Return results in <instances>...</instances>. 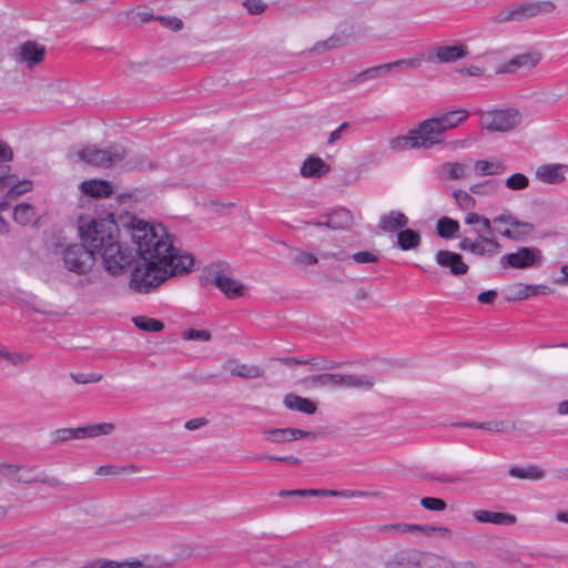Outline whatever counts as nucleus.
Segmentation results:
<instances>
[{"mask_svg": "<svg viewBox=\"0 0 568 568\" xmlns=\"http://www.w3.org/2000/svg\"><path fill=\"white\" fill-rule=\"evenodd\" d=\"M129 232L140 263L131 273L130 287L149 293L169 277L189 273L194 264L191 254H180L162 224L151 225L132 219Z\"/></svg>", "mask_w": 568, "mask_h": 568, "instance_id": "nucleus-1", "label": "nucleus"}, {"mask_svg": "<svg viewBox=\"0 0 568 568\" xmlns=\"http://www.w3.org/2000/svg\"><path fill=\"white\" fill-rule=\"evenodd\" d=\"M79 232L87 250L92 251V257L99 255L102 258L108 273L119 275L133 262L132 252L123 247L119 240L120 230L114 220H92L81 225Z\"/></svg>", "mask_w": 568, "mask_h": 568, "instance_id": "nucleus-2", "label": "nucleus"}, {"mask_svg": "<svg viewBox=\"0 0 568 568\" xmlns=\"http://www.w3.org/2000/svg\"><path fill=\"white\" fill-rule=\"evenodd\" d=\"M469 116L465 109L437 113L422 121L406 135L397 136L392 141V146L399 150L432 149L445 142L444 134L459 126Z\"/></svg>", "mask_w": 568, "mask_h": 568, "instance_id": "nucleus-3", "label": "nucleus"}, {"mask_svg": "<svg viewBox=\"0 0 568 568\" xmlns=\"http://www.w3.org/2000/svg\"><path fill=\"white\" fill-rule=\"evenodd\" d=\"M0 476L14 484L32 485L41 483L55 488L62 485L57 477L47 476L43 471H37L34 466L0 463Z\"/></svg>", "mask_w": 568, "mask_h": 568, "instance_id": "nucleus-4", "label": "nucleus"}, {"mask_svg": "<svg viewBox=\"0 0 568 568\" xmlns=\"http://www.w3.org/2000/svg\"><path fill=\"white\" fill-rule=\"evenodd\" d=\"M555 8L556 6L551 1L521 3L497 11L490 20L496 24L521 21L539 14L551 13Z\"/></svg>", "mask_w": 568, "mask_h": 568, "instance_id": "nucleus-5", "label": "nucleus"}, {"mask_svg": "<svg viewBox=\"0 0 568 568\" xmlns=\"http://www.w3.org/2000/svg\"><path fill=\"white\" fill-rule=\"evenodd\" d=\"M79 161L84 162L88 165L108 169L126 158V151L118 145H111L106 149H100L97 145H88L75 152Z\"/></svg>", "mask_w": 568, "mask_h": 568, "instance_id": "nucleus-6", "label": "nucleus"}, {"mask_svg": "<svg viewBox=\"0 0 568 568\" xmlns=\"http://www.w3.org/2000/svg\"><path fill=\"white\" fill-rule=\"evenodd\" d=\"M54 253L62 256L68 271L77 274L88 273L94 264L92 251H88L83 243L68 245L58 243L55 244Z\"/></svg>", "mask_w": 568, "mask_h": 568, "instance_id": "nucleus-7", "label": "nucleus"}, {"mask_svg": "<svg viewBox=\"0 0 568 568\" xmlns=\"http://www.w3.org/2000/svg\"><path fill=\"white\" fill-rule=\"evenodd\" d=\"M480 126L490 132H507L521 122V113L518 109L508 108L500 110L477 111Z\"/></svg>", "mask_w": 568, "mask_h": 568, "instance_id": "nucleus-8", "label": "nucleus"}, {"mask_svg": "<svg viewBox=\"0 0 568 568\" xmlns=\"http://www.w3.org/2000/svg\"><path fill=\"white\" fill-rule=\"evenodd\" d=\"M204 280L216 286L226 297L236 298L244 296L246 287L234 280L231 272L221 265H210L204 270Z\"/></svg>", "mask_w": 568, "mask_h": 568, "instance_id": "nucleus-9", "label": "nucleus"}, {"mask_svg": "<svg viewBox=\"0 0 568 568\" xmlns=\"http://www.w3.org/2000/svg\"><path fill=\"white\" fill-rule=\"evenodd\" d=\"M114 425L111 423H101L77 428H59L50 434L51 444L59 445L73 439L93 438L100 435H108L112 433Z\"/></svg>", "mask_w": 568, "mask_h": 568, "instance_id": "nucleus-10", "label": "nucleus"}, {"mask_svg": "<svg viewBox=\"0 0 568 568\" xmlns=\"http://www.w3.org/2000/svg\"><path fill=\"white\" fill-rule=\"evenodd\" d=\"M544 262V256L538 247L524 246L517 252L505 254L500 257L503 267L529 268L538 267Z\"/></svg>", "mask_w": 568, "mask_h": 568, "instance_id": "nucleus-11", "label": "nucleus"}, {"mask_svg": "<svg viewBox=\"0 0 568 568\" xmlns=\"http://www.w3.org/2000/svg\"><path fill=\"white\" fill-rule=\"evenodd\" d=\"M469 55L468 47L462 42L432 47L426 60L430 63H454Z\"/></svg>", "mask_w": 568, "mask_h": 568, "instance_id": "nucleus-12", "label": "nucleus"}, {"mask_svg": "<svg viewBox=\"0 0 568 568\" xmlns=\"http://www.w3.org/2000/svg\"><path fill=\"white\" fill-rule=\"evenodd\" d=\"M47 49L43 44L28 40L14 49L12 58L19 64H24L28 69H33L43 62Z\"/></svg>", "mask_w": 568, "mask_h": 568, "instance_id": "nucleus-13", "label": "nucleus"}, {"mask_svg": "<svg viewBox=\"0 0 568 568\" xmlns=\"http://www.w3.org/2000/svg\"><path fill=\"white\" fill-rule=\"evenodd\" d=\"M458 247L478 256H490L498 253L501 245L494 236L478 235L475 240L463 237Z\"/></svg>", "mask_w": 568, "mask_h": 568, "instance_id": "nucleus-14", "label": "nucleus"}, {"mask_svg": "<svg viewBox=\"0 0 568 568\" xmlns=\"http://www.w3.org/2000/svg\"><path fill=\"white\" fill-rule=\"evenodd\" d=\"M419 65H420L419 59H402V60H397L394 62L372 67V68H368V69L357 73L355 77L349 79L348 84H357V83H364L368 80H376L384 72L390 71L394 68H398V67L417 68Z\"/></svg>", "mask_w": 568, "mask_h": 568, "instance_id": "nucleus-15", "label": "nucleus"}, {"mask_svg": "<svg viewBox=\"0 0 568 568\" xmlns=\"http://www.w3.org/2000/svg\"><path fill=\"white\" fill-rule=\"evenodd\" d=\"M165 564L158 559H134L124 561L103 560L99 559L90 562L83 568H163Z\"/></svg>", "mask_w": 568, "mask_h": 568, "instance_id": "nucleus-16", "label": "nucleus"}, {"mask_svg": "<svg viewBox=\"0 0 568 568\" xmlns=\"http://www.w3.org/2000/svg\"><path fill=\"white\" fill-rule=\"evenodd\" d=\"M568 166L562 163L542 164L536 169V179L546 184H560L566 180Z\"/></svg>", "mask_w": 568, "mask_h": 568, "instance_id": "nucleus-17", "label": "nucleus"}, {"mask_svg": "<svg viewBox=\"0 0 568 568\" xmlns=\"http://www.w3.org/2000/svg\"><path fill=\"white\" fill-rule=\"evenodd\" d=\"M344 496V497H377V491H363V490H317V489H297V490H282L280 496Z\"/></svg>", "mask_w": 568, "mask_h": 568, "instance_id": "nucleus-18", "label": "nucleus"}, {"mask_svg": "<svg viewBox=\"0 0 568 568\" xmlns=\"http://www.w3.org/2000/svg\"><path fill=\"white\" fill-rule=\"evenodd\" d=\"M436 262L445 268H448L455 276L464 275L468 272V265L464 263L463 256L458 253L440 250L436 254Z\"/></svg>", "mask_w": 568, "mask_h": 568, "instance_id": "nucleus-19", "label": "nucleus"}, {"mask_svg": "<svg viewBox=\"0 0 568 568\" xmlns=\"http://www.w3.org/2000/svg\"><path fill=\"white\" fill-rule=\"evenodd\" d=\"M540 61V54L537 52H528L515 55L508 62L504 63L497 70V73H515L519 69H532Z\"/></svg>", "mask_w": 568, "mask_h": 568, "instance_id": "nucleus-20", "label": "nucleus"}, {"mask_svg": "<svg viewBox=\"0 0 568 568\" xmlns=\"http://www.w3.org/2000/svg\"><path fill=\"white\" fill-rule=\"evenodd\" d=\"M552 290L547 285L517 284L507 288L508 301H523L530 296L548 295Z\"/></svg>", "mask_w": 568, "mask_h": 568, "instance_id": "nucleus-21", "label": "nucleus"}, {"mask_svg": "<svg viewBox=\"0 0 568 568\" xmlns=\"http://www.w3.org/2000/svg\"><path fill=\"white\" fill-rule=\"evenodd\" d=\"M80 190L83 194L94 199H105L114 193L111 182L99 179L83 181L80 184Z\"/></svg>", "mask_w": 568, "mask_h": 568, "instance_id": "nucleus-22", "label": "nucleus"}, {"mask_svg": "<svg viewBox=\"0 0 568 568\" xmlns=\"http://www.w3.org/2000/svg\"><path fill=\"white\" fill-rule=\"evenodd\" d=\"M408 224V217L400 211H390L383 214L378 221V227L385 233L399 232Z\"/></svg>", "mask_w": 568, "mask_h": 568, "instance_id": "nucleus-23", "label": "nucleus"}, {"mask_svg": "<svg viewBox=\"0 0 568 568\" xmlns=\"http://www.w3.org/2000/svg\"><path fill=\"white\" fill-rule=\"evenodd\" d=\"M329 172V165L318 156L308 155L302 163L300 173L304 179L322 178Z\"/></svg>", "mask_w": 568, "mask_h": 568, "instance_id": "nucleus-24", "label": "nucleus"}, {"mask_svg": "<svg viewBox=\"0 0 568 568\" xmlns=\"http://www.w3.org/2000/svg\"><path fill=\"white\" fill-rule=\"evenodd\" d=\"M473 517L479 523L506 526L514 525L517 520L514 515L489 510H475Z\"/></svg>", "mask_w": 568, "mask_h": 568, "instance_id": "nucleus-25", "label": "nucleus"}, {"mask_svg": "<svg viewBox=\"0 0 568 568\" xmlns=\"http://www.w3.org/2000/svg\"><path fill=\"white\" fill-rule=\"evenodd\" d=\"M535 231V225L530 222L516 220L514 226L500 231V235L517 242L527 240Z\"/></svg>", "mask_w": 568, "mask_h": 568, "instance_id": "nucleus-26", "label": "nucleus"}, {"mask_svg": "<svg viewBox=\"0 0 568 568\" xmlns=\"http://www.w3.org/2000/svg\"><path fill=\"white\" fill-rule=\"evenodd\" d=\"M353 224V215L349 210L341 207L325 215V226L331 230L347 229Z\"/></svg>", "mask_w": 568, "mask_h": 568, "instance_id": "nucleus-27", "label": "nucleus"}, {"mask_svg": "<svg viewBox=\"0 0 568 568\" xmlns=\"http://www.w3.org/2000/svg\"><path fill=\"white\" fill-rule=\"evenodd\" d=\"M465 224L474 225L473 231L478 235L487 233V236H494L493 222L486 216H483L476 212H468L465 216Z\"/></svg>", "mask_w": 568, "mask_h": 568, "instance_id": "nucleus-28", "label": "nucleus"}, {"mask_svg": "<svg viewBox=\"0 0 568 568\" xmlns=\"http://www.w3.org/2000/svg\"><path fill=\"white\" fill-rule=\"evenodd\" d=\"M374 385L375 378L372 375L342 374V388H359L368 390L372 389Z\"/></svg>", "mask_w": 568, "mask_h": 568, "instance_id": "nucleus-29", "label": "nucleus"}, {"mask_svg": "<svg viewBox=\"0 0 568 568\" xmlns=\"http://www.w3.org/2000/svg\"><path fill=\"white\" fill-rule=\"evenodd\" d=\"M303 383L308 386L342 387V374L324 373L305 377Z\"/></svg>", "mask_w": 568, "mask_h": 568, "instance_id": "nucleus-30", "label": "nucleus"}, {"mask_svg": "<svg viewBox=\"0 0 568 568\" xmlns=\"http://www.w3.org/2000/svg\"><path fill=\"white\" fill-rule=\"evenodd\" d=\"M420 234L415 230L404 227L397 233L396 245L403 251L415 250L420 244Z\"/></svg>", "mask_w": 568, "mask_h": 568, "instance_id": "nucleus-31", "label": "nucleus"}, {"mask_svg": "<svg viewBox=\"0 0 568 568\" xmlns=\"http://www.w3.org/2000/svg\"><path fill=\"white\" fill-rule=\"evenodd\" d=\"M284 405L293 410L302 412L312 415L316 412V405L308 398L297 396L295 394H287L284 398Z\"/></svg>", "mask_w": 568, "mask_h": 568, "instance_id": "nucleus-32", "label": "nucleus"}, {"mask_svg": "<svg viewBox=\"0 0 568 568\" xmlns=\"http://www.w3.org/2000/svg\"><path fill=\"white\" fill-rule=\"evenodd\" d=\"M474 168L479 176L499 175L507 170L503 162H490L487 160L476 161Z\"/></svg>", "mask_w": 568, "mask_h": 568, "instance_id": "nucleus-33", "label": "nucleus"}, {"mask_svg": "<svg viewBox=\"0 0 568 568\" xmlns=\"http://www.w3.org/2000/svg\"><path fill=\"white\" fill-rule=\"evenodd\" d=\"M509 475L519 479L539 480L545 477L544 470L537 466L518 467L513 466L509 468Z\"/></svg>", "mask_w": 568, "mask_h": 568, "instance_id": "nucleus-34", "label": "nucleus"}, {"mask_svg": "<svg viewBox=\"0 0 568 568\" xmlns=\"http://www.w3.org/2000/svg\"><path fill=\"white\" fill-rule=\"evenodd\" d=\"M437 233L443 239H452L456 235L459 230V223L456 220L444 216L437 221L436 224Z\"/></svg>", "mask_w": 568, "mask_h": 568, "instance_id": "nucleus-35", "label": "nucleus"}, {"mask_svg": "<svg viewBox=\"0 0 568 568\" xmlns=\"http://www.w3.org/2000/svg\"><path fill=\"white\" fill-rule=\"evenodd\" d=\"M499 182L496 180H485L483 182L473 184L469 187L470 193L481 196H490L499 190Z\"/></svg>", "mask_w": 568, "mask_h": 568, "instance_id": "nucleus-36", "label": "nucleus"}, {"mask_svg": "<svg viewBox=\"0 0 568 568\" xmlns=\"http://www.w3.org/2000/svg\"><path fill=\"white\" fill-rule=\"evenodd\" d=\"M36 215L33 206L28 203H20L16 205L13 211V219L21 225L29 224Z\"/></svg>", "mask_w": 568, "mask_h": 568, "instance_id": "nucleus-37", "label": "nucleus"}, {"mask_svg": "<svg viewBox=\"0 0 568 568\" xmlns=\"http://www.w3.org/2000/svg\"><path fill=\"white\" fill-rule=\"evenodd\" d=\"M231 374L244 378H257L263 376L264 371L256 365L237 364L231 369Z\"/></svg>", "mask_w": 568, "mask_h": 568, "instance_id": "nucleus-38", "label": "nucleus"}, {"mask_svg": "<svg viewBox=\"0 0 568 568\" xmlns=\"http://www.w3.org/2000/svg\"><path fill=\"white\" fill-rule=\"evenodd\" d=\"M442 169L447 173L452 180H463L468 176V166L459 162H447L443 164Z\"/></svg>", "mask_w": 568, "mask_h": 568, "instance_id": "nucleus-39", "label": "nucleus"}, {"mask_svg": "<svg viewBox=\"0 0 568 568\" xmlns=\"http://www.w3.org/2000/svg\"><path fill=\"white\" fill-rule=\"evenodd\" d=\"M265 438L273 443H286L293 440L292 428H274L263 432Z\"/></svg>", "mask_w": 568, "mask_h": 568, "instance_id": "nucleus-40", "label": "nucleus"}, {"mask_svg": "<svg viewBox=\"0 0 568 568\" xmlns=\"http://www.w3.org/2000/svg\"><path fill=\"white\" fill-rule=\"evenodd\" d=\"M135 326L145 332H161L164 328L163 322L156 318L138 316L133 318Z\"/></svg>", "mask_w": 568, "mask_h": 568, "instance_id": "nucleus-41", "label": "nucleus"}, {"mask_svg": "<svg viewBox=\"0 0 568 568\" xmlns=\"http://www.w3.org/2000/svg\"><path fill=\"white\" fill-rule=\"evenodd\" d=\"M291 258L292 263L298 266L315 265L318 262L317 257L314 254L307 253L300 248H295L292 252Z\"/></svg>", "mask_w": 568, "mask_h": 568, "instance_id": "nucleus-42", "label": "nucleus"}, {"mask_svg": "<svg viewBox=\"0 0 568 568\" xmlns=\"http://www.w3.org/2000/svg\"><path fill=\"white\" fill-rule=\"evenodd\" d=\"M505 185L511 191H523L529 186V179L523 173H514L505 180Z\"/></svg>", "mask_w": 568, "mask_h": 568, "instance_id": "nucleus-43", "label": "nucleus"}, {"mask_svg": "<svg viewBox=\"0 0 568 568\" xmlns=\"http://www.w3.org/2000/svg\"><path fill=\"white\" fill-rule=\"evenodd\" d=\"M456 204L464 211L473 210L476 206L475 199L463 190H455L453 192Z\"/></svg>", "mask_w": 568, "mask_h": 568, "instance_id": "nucleus-44", "label": "nucleus"}, {"mask_svg": "<svg viewBox=\"0 0 568 568\" xmlns=\"http://www.w3.org/2000/svg\"><path fill=\"white\" fill-rule=\"evenodd\" d=\"M420 505L425 509L433 511H443L447 508V504L444 499L435 497H423L420 499Z\"/></svg>", "mask_w": 568, "mask_h": 568, "instance_id": "nucleus-45", "label": "nucleus"}, {"mask_svg": "<svg viewBox=\"0 0 568 568\" xmlns=\"http://www.w3.org/2000/svg\"><path fill=\"white\" fill-rule=\"evenodd\" d=\"M32 189V182L23 180L19 183L12 184L8 191V196L16 197L29 192Z\"/></svg>", "mask_w": 568, "mask_h": 568, "instance_id": "nucleus-46", "label": "nucleus"}, {"mask_svg": "<svg viewBox=\"0 0 568 568\" xmlns=\"http://www.w3.org/2000/svg\"><path fill=\"white\" fill-rule=\"evenodd\" d=\"M243 6L250 14H261L267 8L266 3L262 0H245Z\"/></svg>", "mask_w": 568, "mask_h": 568, "instance_id": "nucleus-47", "label": "nucleus"}, {"mask_svg": "<svg viewBox=\"0 0 568 568\" xmlns=\"http://www.w3.org/2000/svg\"><path fill=\"white\" fill-rule=\"evenodd\" d=\"M183 336L185 339H199L203 342H207L211 339V333L205 329L190 328L184 333Z\"/></svg>", "mask_w": 568, "mask_h": 568, "instance_id": "nucleus-48", "label": "nucleus"}, {"mask_svg": "<svg viewBox=\"0 0 568 568\" xmlns=\"http://www.w3.org/2000/svg\"><path fill=\"white\" fill-rule=\"evenodd\" d=\"M306 364L318 367L320 369H333L337 366V364L333 361H328L324 357H313L310 359H305Z\"/></svg>", "mask_w": 568, "mask_h": 568, "instance_id": "nucleus-49", "label": "nucleus"}, {"mask_svg": "<svg viewBox=\"0 0 568 568\" xmlns=\"http://www.w3.org/2000/svg\"><path fill=\"white\" fill-rule=\"evenodd\" d=\"M352 258L358 264L376 263L378 261L377 256L368 251L357 252L352 255Z\"/></svg>", "mask_w": 568, "mask_h": 568, "instance_id": "nucleus-50", "label": "nucleus"}, {"mask_svg": "<svg viewBox=\"0 0 568 568\" xmlns=\"http://www.w3.org/2000/svg\"><path fill=\"white\" fill-rule=\"evenodd\" d=\"M156 19L161 22L163 27L175 31L182 29L183 27V22L175 17H158Z\"/></svg>", "mask_w": 568, "mask_h": 568, "instance_id": "nucleus-51", "label": "nucleus"}, {"mask_svg": "<svg viewBox=\"0 0 568 568\" xmlns=\"http://www.w3.org/2000/svg\"><path fill=\"white\" fill-rule=\"evenodd\" d=\"M124 468L114 465H103L97 468L95 474L99 476L120 475Z\"/></svg>", "mask_w": 568, "mask_h": 568, "instance_id": "nucleus-52", "label": "nucleus"}, {"mask_svg": "<svg viewBox=\"0 0 568 568\" xmlns=\"http://www.w3.org/2000/svg\"><path fill=\"white\" fill-rule=\"evenodd\" d=\"M517 217L513 215L511 213H501L497 216H495L491 222L494 224H505L509 227L514 226Z\"/></svg>", "mask_w": 568, "mask_h": 568, "instance_id": "nucleus-53", "label": "nucleus"}, {"mask_svg": "<svg viewBox=\"0 0 568 568\" xmlns=\"http://www.w3.org/2000/svg\"><path fill=\"white\" fill-rule=\"evenodd\" d=\"M0 162V189L10 185L12 176L10 175V166Z\"/></svg>", "mask_w": 568, "mask_h": 568, "instance_id": "nucleus-54", "label": "nucleus"}, {"mask_svg": "<svg viewBox=\"0 0 568 568\" xmlns=\"http://www.w3.org/2000/svg\"><path fill=\"white\" fill-rule=\"evenodd\" d=\"M12 159L13 151L11 146L7 142L0 140V162H10Z\"/></svg>", "mask_w": 568, "mask_h": 568, "instance_id": "nucleus-55", "label": "nucleus"}, {"mask_svg": "<svg viewBox=\"0 0 568 568\" xmlns=\"http://www.w3.org/2000/svg\"><path fill=\"white\" fill-rule=\"evenodd\" d=\"M505 425V422H486L480 424L479 429H485L489 432H504Z\"/></svg>", "mask_w": 568, "mask_h": 568, "instance_id": "nucleus-56", "label": "nucleus"}, {"mask_svg": "<svg viewBox=\"0 0 568 568\" xmlns=\"http://www.w3.org/2000/svg\"><path fill=\"white\" fill-rule=\"evenodd\" d=\"M497 297V292L494 290L481 292L477 300L483 304H493Z\"/></svg>", "mask_w": 568, "mask_h": 568, "instance_id": "nucleus-57", "label": "nucleus"}, {"mask_svg": "<svg viewBox=\"0 0 568 568\" xmlns=\"http://www.w3.org/2000/svg\"><path fill=\"white\" fill-rule=\"evenodd\" d=\"M349 125L348 122H344L342 123L337 129H335L333 132H331L329 136H328V140H327V143L328 144H333L335 142H337L338 140H341L342 138V132L347 129Z\"/></svg>", "mask_w": 568, "mask_h": 568, "instance_id": "nucleus-58", "label": "nucleus"}, {"mask_svg": "<svg viewBox=\"0 0 568 568\" xmlns=\"http://www.w3.org/2000/svg\"><path fill=\"white\" fill-rule=\"evenodd\" d=\"M346 42L345 40L339 36H333L329 39H327L325 42H323V47L325 49H334L344 45Z\"/></svg>", "mask_w": 568, "mask_h": 568, "instance_id": "nucleus-59", "label": "nucleus"}, {"mask_svg": "<svg viewBox=\"0 0 568 568\" xmlns=\"http://www.w3.org/2000/svg\"><path fill=\"white\" fill-rule=\"evenodd\" d=\"M207 419L204 418V417H199V418H193V419H190L187 420L185 424H184V427L187 429V430H195V429H199L200 427L202 426H205L207 424Z\"/></svg>", "mask_w": 568, "mask_h": 568, "instance_id": "nucleus-60", "label": "nucleus"}, {"mask_svg": "<svg viewBox=\"0 0 568 568\" xmlns=\"http://www.w3.org/2000/svg\"><path fill=\"white\" fill-rule=\"evenodd\" d=\"M460 73L467 77H481L484 74V69L473 64L462 69Z\"/></svg>", "mask_w": 568, "mask_h": 568, "instance_id": "nucleus-61", "label": "nucleus"}, {"mask_svg": "<svg viewBox=\"0 0 568 568\" xmlns=\"http://www.w3.org/2000/svg\"><path fill=\"white\" fill-rule=\"evenodd\" d=\"M429 526H420L416 524H402V531H424L428 534Z\"/></svg>", "mask_w": 568, "mask_h": 568, "instance_id": "nucleus-62", "label": "nucleus"}, {"mask_svg": "<svg viewBox=\"0 0 568 568\" xmlns=\"http://www.w3.org/2000/svg\"><path fill=\"white\" fill-rule=\"evenodd\" d=\"M0 355L7 358H10L13 364H22L29 359V356L24 354H16L13 356L9 355L6 352H0Z\"/></svg>", "mask_w": 568, "mask_h": 568, "instance_id": "nucleus-63", "label": "nucleus"}, {"mask_svg": "<svg viewBox=\"0 0 568 568\" xmlns=\"http://www.w3.org/2000/svg\"><path fill=\"white\" fill-rule=\"evenodd\" d=\"M560 272L562 274V277H560L556 281L557 284H560V285L568 284V264L561 266Z\"/></svg>", "mask_w": 568, "mask_h": 568, "instance_id": "nucleus-64", "label": "nucleus"}]
</instances>
